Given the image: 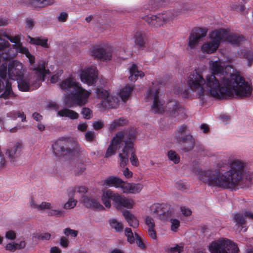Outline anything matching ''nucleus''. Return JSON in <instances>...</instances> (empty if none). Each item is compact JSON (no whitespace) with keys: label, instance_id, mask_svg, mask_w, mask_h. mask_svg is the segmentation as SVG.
<instances>
[{"label":"nucleus","instance_id":"nucleus-1","mask_svg":"<svg viewBox=\"0 0 253 253\" xmlns=\"http://www.w3.org/2000/svg\"><path fill=\"white\" fill-rule=\"evenodd\" d=\"M211 74L205 79L197 70L191 72L187 78L188 87L199 97L211 95L221 98L237 94V71L231 66H224L220 60L210 61Z\"/></svg>","mask_w":253,"mask_h":253},{"label":"nucleus","instance_id":"nucleus-2","mask_svg":"<svg viewBox=\"0 0 253 253\" xmlns=\"http://www.w3.org/2000/svg\"><path fill=\"white\" fill-rule=\"evenodd\" d=\"M227 169L222 173L216 169L200 170L197 175L200 180L210 186L235 189L237 183V159L236 157L229 158Z\"/></svg>","mask_w":253,"mask_h":253},{"label":"nucleus","instance_id":"nucleus-3","mask_svg":"<svg viewBox=\"0 0 253 253\" xmlns=\"http://www.w3.org/2000/svg\"><path fill=\"white\" fill-rule=\"evenodd\" d=\"M60 87L67 93H70L63 99L65 105L69 107H73L74 105H84L88 102L91 91L83 88L82 84L74 78L69 77L65 79L60 83Z\"/></svg>","mask_w":253,"mask_h":253},{"label":"nucleus","instance_id":"nucleus-4","mask_svg":"<svg viewBox=\"0 0 253 253\" xmlns=\"http://www.w3.org/2000/svg\"><path fill=\"white\" fill-rule=\"evenodd\" d=\"M147 101L153 100L151 110L157 114H162L165 111L169 112L173 117L184 118L186 115L185 109L175 101H171L164 106V102L161 98L160 89L155 86L150 88L146 95Z\"/></svg>","mask_w":253,"mask_h":253},{"label":"nucleus","instance_id":"nucleus-5","mask_svg":"<svg viewBox=\"0 0 253 253\" xmlns=\"http://www.w3.org/2000/svg\"><path fill=\"white\" fill-rule=\"evenodd\" d=\"M237 40V37L227 30H215L210 34L209 39L201 45L200 51L205 54H211L217 51L221 42L235 44Z\"/></svg>","mask_w":253,"mask_h":253},{"label":"nucleus","instance_id":"nucleus-6","mask_svg":"<svg viewBox=\"0 0 253 253\" xmlns=\"http://www.w3.org/2000/svg\"><path fill=\"white\" fill-rule=\"evenodd\" d=\"M136 137L134 133L131 132L127 142H126L123 149L119 152V164L120 167H125L128 162V153H131L130 157V161L132 165L134 166H138L139 165L138 159L135 154V149L133 147V142L135 141Z\"/></svg>","mask_w":253,"mask_h":253},{"label":"nucleus","instance_id":"nucleus-7","mask_svg":"<svg viewBox=\"0 0 253 253\" xmlns=\"http://www.w3.org/2000/svg\"><path fill=\"white\" fill-rule=\"evenodd\" d=\"M116 53V47L111 44L106 42L96 44L90 48L91 55L103 62L111 60Z\"/></svg>","mask_w":253,"mask_h":253},{"label":"nucleus","instance_id":"nucleus-8","mask_svg":"<svg viewBox=\"0 0 253 253\" xmlns=\"http://www.w3.org/2000/svg\"><path fill=\"white\" fill-rule=\"evenodd\" d=\"M95 93L101 100L97 104L101 111L106 109L116 108L119 106L120 101L115 93L100 88H97Z\"/></svg>","mask_w":253,"mask_h":253},{"label":"nucleus","instance_id":"nucleus-9","mask_svg":"<svg viewBox=\"0 0 253 253\" xmlns=\"http://www.w3.org/2000/svg\"><path fill=\"white\" fill-rule=\"evenodd\" d=\"M211 253H237L236 245L227 238H221L212 242L209 246Z\"/></svg>","mask_w":253,"mask_h":253},{"label":"nucleus","instance_id":"nucleus-10","mask_svg":"<svg viewBox=\"0 0 253 253\" xmlns=\"http://www.w3.org/2000/svg\"><path fill=\"white\" fill-rule=\"evenodd\" d=\"M131 132L128 130L121 131L116 134L111 140L105 155V158H108L115 154L117 149L123 148L127 142L128 135Z\"/></svg>","mask_w":253,"mask_h":253},{"label":"nucleus","instance_id":"nucleus-11","mask_svg":"<svg viewBox=\"0 0 253 253\" xmlns=\"http://www.w3.org/2000/svg\"><path fill=\"white\" fill-rule=\"evenodd\" d=\"M9 57H4L0 55V65L2 64L6 65V74L8 77L16 80L18 77L23 76L24 70L23 64L18 61H9Z\"/></svg>","mask_w":253,"mask_h":253},{"label":"nucleus","instance_id":"nucleus-12","mask_svg":"<svg viewBox=\"0 0 253 253\" xmlns=\"http://www.w3.org/2000/svg\"><path fill=\"white\" fill-rule=\"evenodd\" d=\"M174 14L171 11H166L146 17V22L155 28L166 27L173 19Z\"/></svg>","mask_w":253,"mask_h":253},{"label":"nucleus","instance_id":"nucleus-13","mask_svg":"<svg viewBox=\"0 0 253 253\" xmlns=\"http://www.w3.org/2000/svg\"><path fill=\"white\" fill-rule=\"evenodd\" d=\"M79 74L81 81L88 85H92L97 81L98 71L94 66L91 65L81 69Z\"/></svg>","mask_w":253,"mask_h":253},{"label":"nucleus","instance_id":"nucleus-14","mask_svg":"<svg viewBox=\"0 0 253 253\" xmlns=\"http://www.w3.org/2000/svg\"><path fill=\"white\" fill-rule=\"evenodd\" d=\"M6 65L2 64L0 65V92L3 91L1 96L7 98L12 94L11 83L6 80Z\"/></svg>","mask_w":253,"mask_h":253},{"label":"nucleus","instance_id":"nucleus-15","mask_svg":"<svg viewBox=\"0 0 253 253\" xmlns=\"http://www.w3.org/2000/svg\"><path fill=\"white\" fill-rule=\"evenodd\" d=\"M246 167L245 163L238 160V188H249L251 185L252 177Z\"/></svg>","mask_w":253,"mask_h":253},{"label":"nucleus","instance_id":"nucleus-16","mask_svg":"<svg viewBox=\"0 0 253 253\" xmlns=\"http://www.w3.org/2000/svg\"><path fill=\"white\" fill-rule=\"evenodd\" d=\"M70 143L76 145L77 143V139L70 137H64L59 139L53 145V148L55 154L61 156H65L70 153L71 150L66 149L65 147V145H67Z\"/></svg>","mask_w":253,"mask_h":253},{"label":"nucleus","instance_id":"nucleus-17","mask_svg":"<svg viewBox=\"0 0 253 253\" xmlns=\"http://www.w3.org/2000/svg\"><path fill=\"white\" fill-rule=\"evenodd\" d=\"M253 87L250 81L243 77L238 72V98L249 97L252 94Z\"/></svg>","mask_w":253,"mask_h":253},{"label":"nucleus","instance_id":"nucleus-18","mask_svg":"<svg viewBox=\"0 0 253 253\" xmlns=\"http://www.w3.org/2000/svg\"><path fill=\"white\" fill-rule=\"evenodd\" d=\"M6 37L11 42L14 43L13 47L17 52L25 54L28 58L30 64H32L35 63V56L29 52L28 49L27 47L22 45V43L20 42L21 39L19 36L11 37L6 35Z\"/></svg>","mask_w":253,"mask_h":253},{"label":"nucleus","instance_id":"nucleus-19","mask_svg":"<svg viewBox=\"0 0 253 253\" xmlns=\"http://www.w3.org/2000/svg\"><path fill=\"white\" fill-rule=\"evenodd\" d=\"M19 89L21 91H29L34 89L39 86V84L36 83L30 78L20 76L16 79Z\"/></svg>","mask_w":253,"mask_h":253},{"label":"nucleus","instance_id":"nucleus-20","mask_svg":"<svg viewBox=\"0 0 253 253\" xmlns=\"http://www.w3.org/2000/svg\"><path fill=\"white\" fill-rule=\"evenodd\" d=\"M118 194L115 193L109 189H103L101 190V200L104 206L108 209L111 207V201H113L116 205Z\"/></svg>","mask_w":253,"mask_h":253},{"label":"nucleus","instance_id":"nucleus-21","mask_svg":"<svg viewBox=\"0 0 253 253\" xmlns=\"http://www.w3.org/2000/svg\"><path fill=\"white\" fill-rule=\"evenodd\" d=\"M22 147V143L17 142L6 152L8 157L14 164L17 161V158L20 155Z\"/></svg>","mask_w":253,"mask_h":253},{"label":"nucleus","instance_id":"nucleus-22","mask_svg":"<svg viewBox=\"0 0 253 253\" xmlns=\"http://www.w3.org/2000/svg\"><path fill=\"white\" fill-rule=\"evenodd\" d=\"M125 181L117 176H111L107 177L102 181V185L106 187H115L116 188H121L123 190V186Z\"/></svg>","mask_w":253,"mask_h":253},{"label":"nucleus","instance_id":"nucleus-23","mask_svg":"<svg viewBox=\"0 0 253 253\" xmlns=\"http://www.w3.org/2000/svg\"><path fill=\"white\" fill-rule=\"evenodd\" d=\"M188 136H192L188 133V128L186 126H182L178 128L174 134V141L180 144L187 140Z\"/></svg>","mask_w":253,"mask_h":253},{"label":"nucleus","instance_id":"nucleus-24","mask_svg":"<svg viewBox=\"0 0 253 253\" xmlns=\"http://www.w3.org/2000/svg\"><path fill=\"white\" fill-rule=\"evenodd\" d=\"M134 205L135 202L133 199L126 198L118 194L116 204V208L118 209H121L123 208L131 209L134 207Z\"/></svg>","mask_w":253,"mask_h":253},{"label":"nucleus","instance_id":"nucleus-25","mask_svg":"<svg viewBox=\"0 0 253 253\" xmlns=\"http://www.w3.org/2000/svg\"><path fill=\"white\" fill-rule=\"evenodd\" d=\"M46 62L42 61L36 68H34V74L36 77V81L40 82L44 80V77L49 74V70L45 68Z\"/></svg>","mask_w":253,"mask_h":253},{"label":"nucleus","instance_id":"nucleus-26","mask_svg":"<svg viewBox=\"0 0 253 253\" xmlns=\"http://www.w3.org/2000/svg\"><path fill=\"white\" fill-rule=\"evenodd\" d=\"M143 185L140 183H130L125 182L123 186L124 193L136 194L139 193L143 189Z\"/></svg>","mask_w":253,"mask_h":253},{"label":"nucleus","instance_id":"nucleus-27","mask_svg":"<svg viewBox=\"0 0 253 253\" xmlns=\"http://www.w3.org/2000/svg\"><path fill=\"white\" fill-rule=\"evenodd\" d=\"M244 215L246 217L253 220V212L249 211H246L244 215L238 214V231L245 232L247 230L248 227L247 223Z\"/></svg>","mask_w":253,"mask_h":253},{"label":"nucleus","instance_id":"nucleus-28","mask_svg":"<svg viewBox=\"0 0 253 253\" xmlns=\"http://www.w3.org/2000/svg\"><path fill=\"white\" fill-rule=\"evenodd\" d=\"M81 201L86 207L98 210H103L104 209V206L95 199L84 197Z\"/></svg>","mask_w":253,"mask_h":253},{"label":"nucleus","instance_id":"nucleus-29","mask_svg":"<svg viewBox=\"0 0 253 253\" xmlns=\"http://www.w3.org/2000/svg\"><path fill=\"white\" fill-rule=\"evenodd\" d=\"M122 214L129 226L134 228L138 227L139 221L131 212L124 210L122 211Z\"/></svg>","mask_w":253,"mask_h":253},{"label":"nucleus","instance_id":"nucleus-30","mask_svg":"<svg viewBox=\"0 0 253 253\" xmlns=\"http://www.w3.org/2000/svg\"><path fill=\"white\" fill-rule=\"evenodd\" d=\"M57 116L60 117H66L71 120L78 119L79 115L74 110L64 108L57 111Z\"/></svg>","mask_w":253,"mask_h":253},{"label":"nucleus","instance_id":"nucleus-31","mask_svg":"<svg viewBox=\"0 0 253 253\" xmlns=\"http://www.w3.org/2000/svg\"><path fill=\"white\" fill-rule=\"evenodd\" d=\"M129 79L132 82L136 81L138 77L142 78L144 76V73L141 71H139L135 64L132 65L129 68Z\"/></svg>","mask_w":253,"mask_h":253},{"label":"nucleus","instance_id":"nucleus-32","mask_svg":"<svg viewBox=\"0 0 253 253\" xmlns=\"http://www.w3.org/2000/svg\"><path fill=\"white\" fill-rule=\"evenodd\" d=\"M187 140L180 144L181 149L185 152L193 149L195 145V141L192 136H188Z\"/></svg>","mask_w":253,"mask_h":253},{"label":"nucleus","instance_id":"nucleus-33","mask_svg":"<svg viewBox=\"0 0 253 253\" xmlns=\"http://www.w3.org/2000/svg\"><path fill=\"white\" fill-rule=\"evenodd\" d=\"M67 194L68 197V200L63 205V208L65 210H72L75 208L77 205L78 201L75 199L74 196H70L67 191Z\"/></svg>","mask_w":253,"mask_h":253},{"label":"nucleus","instance_id":"nucleus-34","mask_svg":"<svg viewBox=\"0 0 253 253\" xmlns=\"http://www.w3.org/2000/svg\"><path fill=\"white\" fill-rule=\"evenodd\" d=\"M239 55L240 58H244L248 61V64L249 67L252 65L253 62V51L247 49H242L240 51Z\"/></svg>","mask_w":253,"mask_h":253},{"label":"nucleus","instance_id":"nucleus-35","mask_svg":"<svg viewBox=\"0 0 253 253\" xmlns=\"http://www.w3.org/2000/svg\"><path fill=\"white\" fill-rule=\"evenodd\" d=\"M28 38L30 39L29 42L31 44L41 45L44 48H47L48 47L47 39L46 38L41 39L39 37L32 38L30 36H28Z\"/></svg>","mask_w":253,"mask_h":253},{"label":"nucleus","instance_id":"nucleus-36","mask_svg":"<svg viewBox=\"0 0 253 253\" xmlns=\"http://www.w3.org/2000/svg\"><path fill=\"white\" fill-rule=\"evenodd\" d=\"M132 90L133 88L130 86H126L121 89L119 95L123 101L126 102L128 99Z\"/></svg>","mask_w":253,"mask_h":253},{"label":"nucleus","instance_id":"nucleus-37","mask_svg":"<svg viewBox=\"0 0 253 253\" xmlns=\"http://www.w3.org/2000/svg\"><path fill=\"white\" fill-rule=\"evenodd\" d=\"M128 121L123 118H120L114 120L110 125L109 129L113 130L118 127L126 125Z\"/></svg>","mask_w":253,"mask_h":253},{"label":"nucleus","instance_id":"nucleus-38","mask_svg":"<svg viewBox=\"0 0 253 253\" xmlns=\"http://www.w3.org/2000/svg\"><path fill=\"white\" fill-rule=\"evenodd\" d=\"M144 36V34L141 32H137L134 35V42L139 48H143L145 46Z\"/></svg>","mask_w":253,"mask_h":253},{"label":"nucleus","instance_id":"nucleus-39","mask_svg":"<svg viewBox=\"0 0 253 253\" xmlns=\"http://www.w3.org/2000/svg\"><path fill=\"white\" fill-rule=\"evenodd\" d=\"M70 196H75L76 193H80L81 195H84L87 191V189L84 186H77L68 190Z\"/></svg>","mask_w":253,"mask_h":253},{"label":"nucleus","instance_id":"nucleus-40","mask_svg":"<svg viewBox=\"0 0 253 253\" xmlns=\"http://www.w3.org/2000/svg\"><path fill=\"white\" fill-rule=\"evenodd\" d=\"M55 0H33L31 4L35 7H41L52 4Z\"/></svg>","mask_w":253,"mask_h":253},{"label":"nucleus","instance_id":"nucleus-41","mask_svg":"<svg viewBox=\"0 0 253 253\" xmlns=\"http://www.w3.org/2000/svg\"><path fill=\"white\" fill-rule=\"evenodd\" d=\"M207 30L203 28H197L191 34L200 42L206 36Z\"/></svg>","mask_w":253,"mask_h":253},{"label":"nucleus","instance_id":"nucleus-42","mask_svg":"<svg viewBox=\"0 0 253 253\" xmlns=\"http://www.w3.org/2000/svg\"><path fill=\"white\" fill-rule=\"evenodd\" d=\"M110 226L116 232H120L123 231L124 225L122 222L115 219H111L109 221Z\"/></svg>","mask_w":253,"mask_h":253},{"label":"nucleus","instance_id":"nucleus-43","mask_svg":"<svg viewBox=\"0 0 253 253\" xmlns=\"http://www.w3.org/2000/svg\"><path fill=\"white\" fill-rule=\"evenodd\" d=\"M167 156L169 160L173 163L176 164L180 162V157L177 153L173 150H169L167 153Z\"/></svg>","mask_w":253,"mask_h":253},{"label":"nucleus","instance_id":"nucleus-44","mask_svg":"<svg viewBox=\"0 0 253 253\" xmlns=\"http://www.w3.org/2000/svg\"><path fill=\"white\" fill-rule=\"evenodd\" d=\"M125 234L127 237V241L130 244L134 243L135 240V233L133 234L132 230L129 228H126L125 230Z\"/></svg>","mask_w":253,"mask_h":253},{"label":"nucleus","instance_id":"nucleus-45","mask_svg":"<svg viewBox=\"0 0 253 253\" xmlns=\"http://www.w3.org/2000/svg\"><path fill=\"white\" fill-rule=\"evenodd\" d=\"M48 213L49 215L54 216L56 217H61L64 215V211L58 209H52L48 211Z\"/></svg>","mask_w":253,"mask_h":253},{"label":"nucleus","instance_id":"nucleus-46","mask_svg":"<svg viewBox=\"0 0 253 253\" xmlns=\"http://www.w3.org/2000/svg\"><path fill=\"white\" fill-rule=\"evenodd\" d=\"M6 34L5 32L0 31V50L8 46L9 43L8 42L1 38L2 37H6Z\"/></svg>","mask_w":253,"mask_h":253},{"label":"nucleus","instance_id":"nucleus-47","mask_svg":"<svg viewBox=\"0 0 253 253\" xmlns=\"http://www.w3.org/2000/svg\"><path fill=\"white\" fill-rule=\"evenodd\" d=\"M200 41L193 36L191 34L189 38L188 46L191 49H194L197 47Z\"/></svg>","mask_w":253,"mask_h":253},{"label":"nucleus","instance_id":"nucleus-48","mask_svg":"<svg viewBox=\"0 0 253 253\" xmlns=\"http://www.w3.org/2000/svg\"><path fill=\"white\" fill-rule=\"evenodd\" d=\"M33 237L38 240H48L50 239L51 235L48 233H37Z\"/></svg>","mask_w":253,"mask_h":253},{"label":"nucleus","instance_id":"nucleus-49","mask_svg":"<svg viewBox=\"0 0 253 253\" xmlns=\"http://www.w3.org/2000/svg\"><path fill=\"white\" fill-rule=\"evenodd\" d=\"M170 222L171 223L170 229L171 231L173 232L177 231L180 226V221L178 219L171 218L170 219Z\"/></svg>","mask_w":253,"mask_h":253},{"label":"nucleus","instance_id":"nucleus-50","mask_svg":"<svg viewBox=\"0 0 253 253\" xmlns=\"http://www.w3.org/2000/svg\"><path fill=\"white\" fill-rule=\"evenodd\" d=\"M39 211L47 210L50 211L52 206L50 203L42 202L39 204Z\"/></svg>","mask_w":253,"mask_h":253},{"label":"nucleus","instance_id":"nucleus-51","mask_svg":"<svg viewBox=\"0 0 253 253\" xmlns=\"http://www.w3.org/2000/svg\"><path fill=\"white\" fill-rule=\"evenodd\" d=\"M81 114L84 118L86 119H89L92 117L91 111L87 108H83L82 110Z\"/></svg>","mask_w":253,"mask_h":253},{"label":"nucleus","instance_id":"nucleus-52","mask_svg":"<svg viewBox=\"0 0 253 253\" xmlns=\"http://www.w3.org/2000/svg\"><path fill=\"white\" fill-rule=\"evenodd\" d=\"M135 238L136 243L138 247L141 249H145V246L142 240L141 237L136 233H135Z\"/></svg>","mask_w":253,"mask_h":253},{"label":"nucleus","instance_id":"nucleus-53","mask_svg":"<svg viewBox=\"0 0 253 253\" xmlns=\"http://www.w3.org/2000/svg\"><path fill=\"white\" fill-rule=\"evenodd\" d=\"M5 237L7 239L14 240L16 239V234L15 231L8 230L5 233Z\"/></svg>","mask_w":253,"mask_h":253},{"label":"nucleus","instance_id":"nucleus-54","mask_svg":"<svg viewBox=\"0 0 253 253\" xmlns=\"http://www.w3.org/2000/svg\"><path fill=\"white\" fill-rule=\"evenodd\" d=\"M146 224L149 228H154L155 227V222L154 219L149 216H147L145 219Z\"/></svg>","mask_w":253,"mask_h":253},{"label":"nucleus","instance_id":"nucleus-55","mask_svg":"<svg viewBox=\"0 0 253 253\" xmlns=\"http://www.w3.org/2000/svg\"><path fill=\"white\" fill-rule=\"evenodd\" d=\"M180 211L181 213L185 216H189L192 213L191 210L189 208L186 207H181L180 208Z\"/></svg>","mask_w":253,"mask_h":253},{"label":"nucleus","instance_id":"nucleus-56","mask_svg":"<svg viewBox=\"0 0 253 253\" xmlns=\"http://www.w3.org/2000/svg\"><path fill=\"white\" fill-rule=\"evenodd\" d=\"M64 234L66 236L71 235L73 237H75L77 235V231L76 230H72L70 228H66L64 231Z\"/></svg>","mask_w":253,"mask_h":253},{"label":"nucleus","instance_id":"nucleus-57","mask_svg":"<svg viewBox=\"0 0 253 253\" xmlns=\"http://www.w3.org/2000/svg\"><path fill=\"white\" fill-rule=\"evenodd\" d=\"M85 137L87 141H92L94 140L95 136V133L93 131H87L85 134Z\"/></svg>","mask_w":253,"mask_h":253},{"label":"nucleus","instance_id":"nucleus-58","mask_svg":"<svg viewBox=\"0 0 253 253\" xmlns=\"http://www.w3.org/2000/svg\"><path fill=\"white\" fill-rule=\"evenodd\" d=\"M16 246V243L11 242L7 244L5 246V249L6 250L14 252L17 250Z\"/></svg>","mask_w":253,"mask_h":253},{"label":"nucleus","instance_id":"nucleus-59","mask_svg":"<svg viewBox=\"0 0 253 253\" xmlns=\"http://www.w3.org/2000/svg\"><path fill=\"white\" fill-rule=\"evenodd\" d=\"M68 16V15L66 12H62L57 17V19L60 22H64L66 21Z\"/></svg>","mask_w":253,"mask_h":253},{"label":"nucleus","instance_id":"nucleus-60","mask_svg":"<svg viewBox=\"0 0 253 253\" xmlns=\"http://www.w3.org/2000/svg\"><path fill=\"white\" fill-rule=\"evenodd\" d=\"M103 123L101 121H96L93 123L92 126L95 130H99L103 126Z\"/></svg>","mask_w":253,"mask_h":253},{"label":"nucleus","instance_id":"nucleus-61","mask_svg":"<svg viewBox=\"0 0 253 253\" xmlns=\"http://www.w3.org/2000/svg\"><path fill=\"white\" fill-rule=\"evenodd\" d=\"M148 234L150 237L154 240L156 239L157 234L154 228H148Z\"/></svg>","mask_w":253,"mask_h":253},{"label":"nucleus","instance_id":"nucleus-62","mask_svg":"<svg viewBox=\"0 0 253 253\" xmlns=\"http://www.w3.org/2000/svg\"><path fill=\"white\" fill-rule=\"evenodd\" d=\"M62 74V71H60L57 74L53 75L51 78V79H50L51 82L52 83H56L58 81V80H59V77H60V76Z\"/></svg>","mask_w":253,"mask_h":253},{"label":"nucleus","instance_id":"nucleus-63","mask_svg":"<svg viewBox=\"0 0 253 253\" xmlns=\"http://www.w3.org/2000/svg\"><path fill=\"white\" fill-rule=\"evenodd\" d=\"M68 240L65 237H62L61 238L60 240V244L61 246L64 248H66L68 245Z\"/></svg>","mask_w":253,"mask_h":253},{"label":"nucleus","instance_id":"nucleus-64","mask_svg":"<svg viewBox=\"0 0 253 253\" xmlns=\"http://www.w3.org/2000/svg\"><path fill=\"white\" fill-rule=\"evenodd\" d=\"M124 175L126 178H129L132 177V172L130 171L127 168H126L123 171Z\"/></svg>","mask_w":253,"mask_h":253}]
</instances>
